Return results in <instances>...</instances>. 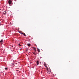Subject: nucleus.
I'll return each instance as SVG.
<instances>
[{"label":"nucleus","mask_w":79,"mask_h":79,"mask_svg":"<svg viewBox=\"0 0 79 79\" xmlns=\"http://www.w3.org/2000/svg\"><path fill=\"white\" fill-rule=\"evenodd\" d=\"M8 3L9 4V5L11 6V3H12V1L11 0H9L8 1Z\"/></svg>","instance_id":"nucleus-1"},{"label":"nucleus","mask_w":79,"mask_h":79,"mask_svg":"<svg viewBox=\"0 0 79 79\" xmlns=\"http://www.w3.org/2000/svg\"><path fill=\"white\" fill-rule=\"evenodd\" d=\"M33 48L34 49L35 52H36V49L35 48H34V47H33Z\"/></svg>","instance_id":"nucleus-2"},{"label":"nucleus","mask_w":79,"mask_h":79,"mask_svg":"<svg viewBox=\"0 0 79 79\" xmlns=\"http://www.w3.org/2000/svg\"><path fill=\"white\" fill-rule=\"evenodd\" d=\"M6 11H4V12H3V13L4 15H6Z\"/></svg>","instance_id":"nucleus-3"},{"label":"nucleus","mask_w":79,"mask_h":79,"mask_svg":"<svg viewBox=\"0 0 79 79\" xmlns=\"http://www.w3.org/2000/svg\"><path fill=\"white\" fill-rule=\"evenodd\" d=\"M37 50L38 52H40V49H39L37 48Z\"/></svg>","instance_id":"nucleus-4"},{"label":"nucleus","mask_w":79,"mask_h":79,"mask_svg":"<svg viewBox=\"0 0 79 79\" xmlns=\"http://www.w3.org/2000/svg\"><path fill=\"white\" fill-rule=\"evenodd\" d=\"M22 34H23V35H24V36H26V34H25V33H22Z\"/></svg>","instance_id":"nucleus-5"},{"label":"nucleus","mask_w":79,"mask_h":79,"mask_svg":"<svg viewBox=\"0 0 79 79\" xmlns=\"http://www.w3.org/2000/svg\"><path fill=\"white\" fill-rule=\"evenodd\" d=\"M27 45H28V47H30L31 46V44H27Z\"/></svg>","instance_id":"nucleus-6"},{"label":"nucleus","mask_w":79,"mask_h":79,"mask_svg":"<svg viewBox=\"0 0 79 79\" xmlns=\"http://www.w3.org/2000/svg\"><path fill=\"white\" fill-rule=\"evenodd\" d=\"M3 42V40H1V41H0V43H2Z\"/></svg>","instance_id":"nucleus-7"},{"label":"nucleus","mask_w":79,"mask_h":79,"mask_svg":"<svg viewBox=\"0 0 79 79\" xmlns=\"http://www.w3.org/2000/svg\"><path fill=\"white\" fill-rule=\"evenodd\" d=\"M39 61H37V65H38V64H39Z\"/></svg>","instance_id":"nucleus-8"},{"label":"nucleus","mask_w":79,"mask_h":79,"mask_svg":"<svg viewBox=\"0 0 79 79\" xmlns=\"http://www.w3.org/2000/svg\"><path fill=\"white\" fill-rule=\"evenodd\" d=\"M19 32L20 33V34H23V32L21 31H19Z\"/></svg>","instance_id":"nucleus-9"},{"label":"nucleus","mask_w":79,"mask_h":79,"mask_svg":"<svg viewBox=\"0 0 79 79\" xmlns=\"http://www.w3.org/2000/svg\"><path fill=\"white\" fill-rule=\"evenodd\" d=\"M33 54L34 55H36V54L35 53L33 52Z\"/></svg>","instance_id":"nucleus-10"},{"label":"nucleus","mask_w":79,"mask_h":79,"mask_svg":"<svg viewBox=\"0 0 79 79\" xmlns=\"http://www.w3.org/2000/svg\"><path fill=\"white\" fill-rule=\"evenodd\" d=\"M8 69L7 68H5V69H6H6Z\"/></svg>","instance_id":"nucleus-11"},{"label":"nucleus","mask_w":79,"mask_h":79,"mask_svg":"<svg viewBox=\"0 0 79 79\" xmlns=\"http://www.w3.org/2000/svg\"><path fill=\"white\" fill-rule=\"evenodd\" d=\"M19 46H21V45L20 44H19Z\"/></svg>","instance_id":"nucleus-12"},{"label":"nucleus","mask_w":79,"mask_h":79,"mask_svg":"<svg viewBox=\"0 0 79 79\" xmlns=\"http://www.w3.org/2000/svg\"><path fill=\"white\" fill-rule=\"evenodd\" d=\"M44 66H46V64H44Z\"/></svg>","instance_id":"nucleus-13"},{"label":"nucleus","mask_w":79,"mask_h":79,"mask_svg":"<svg viewBox=\"0 0 79 79\" xmlns=\"http://www.w3.org/2000/svg\"><path fill=\"white\" fill-rule=\"evenodd\" d=\"M13 66H15V65H14V64H13Z\"/></svg>","instance_id":"nucleus-14"}]
</instances>
